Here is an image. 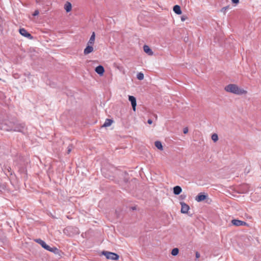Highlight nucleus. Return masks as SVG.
<instances>
[{"instance_id": "1", "label": "nucleus", "mask_w": 261, "mask_h": 261, "mask_svg": "<svg viewBox=\"0 0 261 261\" xmlns=\"http://www.w3.org/2000/svg\"><path fill=\"white\" fill-rule=\"evenodd\" d=\"M224 90L227 92L236 95H245L247 93V90L240 88L237 85L234 84H230L226 86Z\"/></svg>"}, {"instance_id": "2", "label": "nucleus", "mask_w": 261, "mask_h": 261, "mask_svg": "<svg viewBox=\"0 0 261 261\" xmlns=\"http://www.w3.org/2000/svg\"><path fill=\"white\" fill-rule=\"evenodd\" d=\"M101 254L105 255L108 259L117 260L119 258V256L117 254L111 252L103 251Z\"/></svg>"}, {"instance_id": "3", "label": "nucleus", "mask_w": 261, "mask_h": 261, "mask_svg": "<svg viewBox=\"0 0 261 261\" xmlns=\"http://www.w3.org/2000/svg\"><path fill=\"white\" fill-rule=\"evenodd\" d=\"M36 242L40 244L43 248L50 252H55L57 250L56 248H51L49 246L47 245L44 241L41 239L37 240Z\"/></svg>"}, {"instance_id": "4", "label": "nucleus", "mask_w": 261, "mask_h": 261, "mask_svg": "<svg viewBox=\"0 0 261 261\" xmlns=\"http://www.w3.org/2000/svg\"><path fill=\"white\" fill-rule=\"evenodd\" d=\"M231 223L232 225L236 226H248V224L246 222L237 219L232 220Z\"/></svg>"}, {"instance_id": "5", "label": "nucleus", "mask_w": 261, "mask_h": 261, "mask_svg": "<svg viewBox=\"0 0 261 261\" xmlns=\"http://www.w3.org/2000/svg\"><path fill=\"white\" fill-rule=\"evenodd\" d=\"M128 100L131 102L133 111H136V107L137 106L136 98L134 96L129 95Z\"/></svg>"}, {"instance_id": "6", "label": "nucleus", "mask_w": 261, "mask_h": 261, "mask_svg": "<svg viewBox=\"0 0 261 261\" xmlns=\"http://www.w3.org/2000/svg\"><path fill=\"white\" fill-rule=\"evenodd\" d=\"M19 33L20 34L23 36H24L25 37H27L28 38H30V39H32V36H31V35L28 33L27 30L23 28H21V29H19Z\"/></svg>"}, {"instance_id": "7", "label": "nucleus", "mask_w": 261, "mask_h": 261, "mask_svg": "<svg viewBox=\"0 0 261 261\" xmlns=\"http://www.w3.org/2000/svg\"><path fill=\"white\" fill-rule=\"evenodd\" d=\"M181 207V213L183 214H187L190 208L189 206L185 203V202H180Z\"/></svg>"}, {"instance_id": "8", "label": "nucleus", "mask_w": 261, "mask_h": 261, "mask_svg": "<svg viewBox=\"0 0 261 261\" xmlns=\"http://www.w3.org/2000/svg\"><path fill=\"white\" fill-rule=\"evenodd\" d=\"M207 198V195H204L201 193H199L195 198V200L197 202H200L204 200Z\"/></svg>"}, {"instance_id": "9", "label": "nucleus", "mask_w": 261, "mask_h": 261, "mask_svg": "<svg viewBox=\"0 0 261 261\" xmlns=\"http://www.w3.org/2000/svg\"><path fill=\"white\" fill-rule=\"evenodd\" d=\"M94 50V48L93 47V45H88L84 49V54L85 55H88L90 53H91Z\"/></svg>"}, {"instance_id": "10", "label": "nucleus", "mask_w": 261, "mask_h": 261, "mask_svg": "<svg viewBox=\"0 0 261 261\" xmlns=\"http://www.w3.org/2000/svg\"><path fill=\"white\" fill-rule=\"evenodd\" d=\"M95 71L97 73H98L100 75H103L105 72V69L102 66L99 65L96 67Z\"/></svg>"}, {"instance_id": "11", "label": "nucleus", "mask_w": 261, "mask_h": 261, "mask_svg": "<svg viewBox=\"0 0 261 261\" xmlns=\"http://www.w3.org/2000/svg\"><path fill=\"white\" fill-rule=\"evenodd\" d=\"M95 34L94 32L92 33V35L91 36L89 40L88 41L87 44L90 45H93L95 43Z\"/></svg>"}, {"instance_id": "12", "label": "nucleus", "mask_w": 261, "mask_h": 261, "mask_svg": "<svg viewBox=\"0 0 261 261\" xmlns=\"http://www.w3.org/2000/svg\"><path fill=\"white\" fill-rule=\"evenodd\" d=\"M143 50H144V52H145L146 54H147L149 56H152L153 55V51L150 48L149 46H148L147 45H144Z\"/></svg>"}, {"instance_id": "13", "label": "nucleus", "mask_w": 261, "mask_h": 261, "mask_svg": "<svg viewBox=\"0 0 261 261\" xmlns=\"http://www.w3.org/2000/svg\"><path fill=\"white\" fill-rule=\"evenodd\" d=\"M64 9L66 11V12H69L71 11L72 9V5L69 2H67L64 5Z\"/></svg>"}, {"instance_id": "14", "label": "nucleus", "mask_w": 261, "mask_h": 261, "mask_svg": "<svg viewBox=\"0 0 261 261\" xmlns=\"http://www.w3.org/2000/svg\"><path fill=\"white\" fill-rule=\"evenodd\" d=\"M182 189L180 187L177 186L173 188V193L175 195H178L181 192Z\"/></svg>"}, {"instance_id": "15", "label": "nucleus", "mask_w": 261, "mask_h": 261, "mask_svg": "<svg viewBox=\"0 0 261 261\" xmlns=\"http://www.w3.org/2000/svg\"><path fill=\"white\" fill-rule=\"evenodd\" d=\"M173 11L177 14H181L182 12L180 7L178 5H175L173 7Z\"/></svg>"}, {"instance_id": "16", "label": "nucleus", "mask_w": 261, "mask_h": 261, "mask_svg": "<svg viewBox=\"0 0 261 261\" xmlns=\"http://www.w3.org/2000/svg\"><path fill=\"white\" fill-rule=\"evenodd\" d=\"M113 123V120L110 119H107L103 124V127H108L110 126Z\"/></svg>"}, {"instance_id": "17", "label": "nucleus", "mask_w": 261, "mask_h": 261, "mask_svg": "<svg viewBox=\"0 0 261 261\" xmlns=\"http://www.w3.org/2000/svg\"><path fill=\"white\" fill-rule=\"evenodd\" d=\"M154 145H155V147L159 150H163V145L162 144V143L160 141H155L154 143Z\"/></svg>"}, {"instance_id": "18", "label": "nucleus", "mask_w": 261, "mask_h": 261, "mask_svg": "<svg viewBox=\"0 0 261 261\" xmlns=\"http://www.w3.org/2000/svg\"><path fill=\"white\" fill-rule=\"evenodd\" d=\"M178 252H179L178 249L177 248H175L172 250L171 254L173 256H175L178 254Z\"/></svg>"}, {"instance_id": "19", "label": "nucleus", "mask_w": 261, "mask_h": 261, "mask_svg": "<svg viewBox=\"0 0 261 261\" xmlns=\"http://www.w3.org/2000/svg\"><path fill=\"white\" fill-rule=\"evenodd\" d=\"M229 9V6L224 7L221 9V12H222L225 15L226 13L227 10H228Z\"/></svg>"}, {"instance_id": "20", "label": "nucleus", "mask_w": 261, "mask_h": 261, "mask_svg": "<svg viewBox=\"0 0 261 261\" xmlns=\"http://www.w3.org/2000/svg\"><path fill=\"white\" fill-rule=\"evenodd\" d=\"M137 77L139 80H142L144 79V74L142 72H139L138 73Z\"/></svg>"}, {"instance_id": "21", "label": "nucleus", "mask_w": 261, "mask_h": 261, "mask_svg": "<svg viewBox=\"0 0 261 261\" xmlns=\"http://www.w3.org/2000/svg\"><path fill=\"white\" fill-rule=\"evenodd\" d=\"M212 139L215 142H217L218 140V136L216 134H213L212 135Z\"/></svg>"}, {"instance_id": "22", "label": "nucleus", "mask_w": 261, "mask_h": 261, "mask_svg": "<svg viewBox=\"0 0 261 261\" xmlns=\"http://www.w3.org/2000/svg\"><path fill=\"white\" fill-rule=\"evenodd\" d=\"M39 14V11L38 10H36L34 11V13L33 14V15L35 16L38 15Z\"/></svg>"}, {"instance_id": "23", "label": "nucleus", "mask_w": 261, "mask_h": 261, "mask_svg": "<svg viewBox=\"0 0 261 261\" xmlns=\"http://www.w3.org/2000/svg\"><path fill=\"white\" fill-rule=\"evenodd\" d=\"M233 4H234L236 5H238L239 3V0H231Z\"/></svg>"}, {"instance_id": "24", "label": "nucleus", "mask_w": 261, "mask_h": 261, "mask_svg": "<svg viewBox=\"0 0 261 261\" xmlns=\"http://www.w3.org/2000/svg\"><path fill=\"white\" fill-rule=\"evenodd\" d=\"M187 19V17L186 16H182L181 17V20L182 21H184Z\"/></svg>"}, {"instance_id": "25", "label": "nucleus", "mask_w": 261, "mask_h": 261, "mask_svg": "<svg viewBox=\"0 0 261 261\" xmlns=\"http://www.w3.org/2000/svg\"><path fill=\"white\" fill-rule=\"evenodd\" d=\"M188 132V128L187 127H186L184 129L183 132L185 134H187Z\"/></svg>"}, {"instance_id": "26", "label": "nucleus", "mask_w": 261, "mask_h": 261, "mask_svg": "<svg viewBox=\"0 0 261 261\" xmlns=\"http://www.w3.org/2000/svg\"><path fill=\"white\" fill-rule=\"evenodd\" d=\"M196 257L197 258L200 257V254L198 252H196Z\"/></svg>"}, {"instance_id": "27", "label": "nucleus", "mask_w": 261, "mask_h": 261, "mask_svg": "<svg viewBox=\"0 0 261 261\" xmlns=\"http://www.w3.org/2000/svg\"><path fill=\"white\" fill-rule=\"evenodd\" d=\"M147 122L149 124H151L152 123V121L151 119H148Z\"/></svg>"}, {"instance_id": "28", "label": "nucleus", "mask_w": 261, "mask_h": 261, "mask_svg": "<svg viewBox=\"0 0 261 261\" xmlns=\"http://www.w3.org/2000/svg\"><path fill=\"white\" fill-rule=\"evenodd\" d=\"M70 151H71V149H69L68 150V153H69L70 152Z\"/></svg>"}, {"instance_id": "29", "label": "nucleus", "mask_w": 261, "mask_h": 261, "mask_svg": "<svg viewBox=\"0 0 261 261\" xmlns=\"http://www.w3.org/2000/svg\"><path fill=\"white\" fill-rule=\"evenodd\" d=\"M1 80V79H0V81Z\"/></svg>"}]
</instances>
